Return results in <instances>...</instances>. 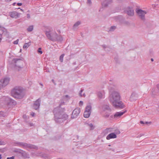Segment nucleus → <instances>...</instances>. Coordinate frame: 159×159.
Instances as JSON below:
<instances>
[{
	"mask_svg": "<svg viewBox=\"0 0 159 159\" xmlns=\"http://www.w3.org/2000/svg\"><path fill=\"white\" fill-rule=\"evenodd\" d=\"M64 102H61L59 107L55 108L53 110L55 120L57 122H62L68 118V115L64 113L65 109L61 107V106L64 105Z\"/></svg>",
	"mask_w": 159,
	"mask_h": 159,
	"instance_id": "1",
	"label": "nucleus"
},
{
	"mask_svg": "<svg viewBox=\"0 0 159 159\" xmlns=\"http://www.w3.org/2000/svg\"><path fill=\"white\" fill-rule=\"evenodd\" d=\"M109 100L113 106L117 108H123L125 107V105L120 101V96L119 93L116 91H114L110 94L109 97Z\"/></svg>",
	"mask_w": 159,
	"mask_h": 159,
	"instance_id": "2",
	"label": "nucleus"
},
{
	"mask_svg": "<svg viewBox=\"0 0 159 159\" xmlns=\"http://www.w3.org/2000/svg\"><path fill=\"white\" fill-rule=\"evenodd\" d=\"M11 95L17 99L22 98L25 95L24 89L21 87H16L11 92Z\"/></svg>",
	"mask_w": 159,
	"mask_h": 159,
	"instance_id": "3",
	"label": "nucleus"
},
{
	"mask_svg": "<svg viewBox=\"0 0 159 159\" xmlns=\"http://www.w3.org/2000/svg\"><path fill=\"white\" fill-rule=\"evenodd\" d=\"M15 146L22 147L23 148H36V147L34 145L26 143L20 142H16L14 143Z\"/></svg>",
	"mask_w": 159,
	"mask_h": 159,
	"instance_id": "4",
	"label": "nucleus"
},
{
	"mask_svg": "<svg viewBox=\"0 0 159 159\" xmlns=\"http://www.w3.org/2000/svg\"><path fill=\"white\" fill-rule=\"evenodd\" d=\"M13 61L15 63L16 67H17L19 68L22 67L23 65V61L20 59H14L13 60Z\"/></svg>",
	"mask_w": 159,
	"mask_h": 159,
	"instance_id": "5",
	"label": "nucleus"
},
{
	"mask_svg": "<svg viewBox=\"0 0 159 159\" xmlns=\"http://www.w3.org/2000/svg\"><path fill=\"white\" fill-rule=\"evenodd\" d=\"M91 106L90 105H88L86 107L84 113V117L88 118L89 117L91 112Z\"/></svg>",
	"mask_w": 159,
	"mask_h": 159,
	"instance_id": "6",
	"label": "nucleus"
},
{
	"mask_svg": "<svg viewBox=\"0 0 159 159\" xmlns=\"http://www.w3.org/2000/svg\"><path fill=\"white\" fill-rule=\"evenodd\" d=\"M136 12L141 19L143 20H144L145 15L147 13L146 12L141 9H139Z\"/></svg>",
	"mask_w": 159,
	"mask_h": 159,
	"instance_id": "7",
	"label": "nucleus"
},
{
	"mask_svg": "<svg viewBox=\"0 0 159 159\" xmlns=\"http://www.w3.org/2000/svg\"><path fill=\"white\" fill-rule=\"evenodd\" d=\"M80 108H75L73 111L71 118L72 119L76 118L79 115L80 112Z\"/></svg>",
	"mask_w": 159,
	"mask_h": 159,
	"instance_id": "8",
	"label": "nucleus"
},
{
	"mask_svg": "<svg viewBox=\"0 0 159 159\" xmlns=\"http://www.w3.org/2000/svg\"><path fill=\"white\" fill-rule=\"evenodd\" d=\"M41 100L39 98L34 102L33 105V108L35 110H37L39 108Z\"/></svg>",
	"mask_w": 159,
	"mask_h": 159,
	"instance_id": "9",
	"label": "nucleus"
},
{
	"mask_svg": "<svg viewBox=\"0 0 159 159\" xmlns=\"http://www.w3.org/2000/svg\"><path fill=\"white\" fill-rule=\"evenodd\" d=\"M20 14L16 11L11 12L9 13V15L11 17L15 18L19 17Z\"/></svg>",
	"mask_w": 159,
	"mask_h": 159,
	"instance_id": "10",
	"label": "nucleus"
},
{
	"mask_svg": "<svg viewBox=\"0 0 159 159\" xmlns=\"http://www.w3.org/2000/svg\"><path fill=\"white\" fill-rule=\"evenodd\" d=\"M125 113V111L121 112H116L114 116L113 115H111L110 116V117H111V118H112L113 117H114L115 118H117L119 117H120L121 116L123 115Z\"/></svg>",
	"mask_w": 159,
	"mask_h": 159,
	"instance_id": "11",
	"label": "nucleus"
},
{
	"mask_svg": "<svg viewBox=\"0 0 159 159\" xmlns=\"http://www.w3.org/2000/svg\"><path fill=\"white\" fill-rule=\"evenodd\" d=\"M127 14L129 16H133L134 14V10L133 8L128 7L126 10Z\"/></svg>",
	"mask_w": 159,
	"mask_h": 159,
	"instance_id": "12",
	"label": "nucleus"
},
{
	"mask_svg": "<svg viewBox=\"0 0 159 159\" xmlns=\"http://www.w3.org/2000/svg\"><path fill=\"white\" fill-rule=\"evenodd\" d=\"M117 136L116 134L114 133H112L109 134L106 137V139L107 140H109L111 139L116 138Z\"/></svg>",
	"mask_w": 159,
	"mask_h": 159,
	"instance_id": "13",
	"label": "nucleus"
},
{
	"mask_svg": "<svg viewBox=\"0 0 159 159\" xmlns=\"http://www.w3.org/2000/svg\"><path fill=\"white\" fill-rule=\"evenodd\" d=\"M112 2V0H104L102 3V6L104 7H106Z\"/></svg>",
	"mask_w": 159,
	"mask_h": 159,
	"instance_id": "14",
	"label": "nucleus"
},
{
	"mask_svg": "<svg viewBox=\"0 0 159 159\" xmlns=\"http://www.w3.org/2000/svg\"><path fill=\"white\" fill-rule=\"evenodd\" d=\"M45 34L48 39L50 40L51 38H52V37L53 35V31H46Z\"/></svg>",
	"mask_w": 159,
	"mask_h": 159,
	"instance_id": "15",
	"label": "nucleus"
},
{
	"mask_svg": "<svg viewBox=\"0 0 159 159\" xmlns=\"http://www.w3.org/2000/svg\"><path fill=\"white\" fill-rule=\"evenodd\" d=\"M102 109L104 111L107 110L108 111L111 112V109L110 108L109 106L108 105L105 104L102 106Z\"/></svg>",
	"mask_w": 159,
	"mask_h": 159,
	"instance_id": "16",
	"label": "nucleus"
},
{
	"mask_svg": "<svg viewBox=\"0 0 159 159\" xmlns=\"http://www.w3.org/2000/svg\"><path fill=\"white\" fill-rule=\"evenodd\" d=\"M138 94L135 93H133L131 95L130 99L132 101L135 100L138 98Z\"/></svg>",
	"mask_w": 159,
	"mask_h": 159,
	"instance_id": "17",
	"label": "nucleus"
},
{
	"mask_svg": "<svg viewBox=\"0 0 159 159\" xmlns=\"http://www.w3.org/2000/svg\"><path fill=\"white\" fill-rule=\"evenodd\" d=\"M104 93L103 91H99L97 92V95L98 97L100 99L103 97Z\"/></svg>",
	"mask_w": 159,
	"mask_h": 159,
	"instance_id": "18",
	"label": "nucleus"
},
{
	"mask_svg": "<svg viewBox=\"0 0 159 159\" xmlns=\"http://www.w3.org/2000/svg\"><path fill=\"white\" fill-rule=\"evenodd\" d=\"M113 131V129L112 128H107L104 131V133L105 134H106L108 133L111 132Z\"/></svg>",
	"mask_w": 159,
	"mask_h": 159,
	"instance_id": "19",
	"label": "nucleus"
},
{
	"mask_svg": "<svg viewBox=\"0 0 159 159\" xmlns=\"http://www.w3.org/2000/svg\"><path fill=\"white\" fill-rule=\"evenodd\" d=\"M57 36V34L55 31H53V34L52 38H51V40L52 41H56V40L57 39L56 37Z\"/></svg>",
	"mask_w": 159,
	"mask_h": 159,
	"instance_id": "20",
	"label": "nucleus"
},
{
	"mask_svg": "<svg viewBox=\"0 0 159 159\" xmlns=\"http://www.w3.org/2000/svg\"><path fill=\"white\" fill-rule=\"evenodd\" d=\"M22 156L25 158H30L29 154L23 151L21 153Z\"/></svg>",
	"mask_w": 159,
	"mask_h": 159,
	"instance_id": "21",
	"label": "nucleus"
},
{
	"mask_svg": "<svg viewBox=\"0 0 159 159\" xmlns=\"http://www.w3.org/2000/svg\"><path fill=\"white\" fill-rule=\"evenodd\" d=\"M8 99L9 101V102H7V103L8 104H11L12 105H15L16 104V101H15L14 100H13V99H11L9 98H8Z\"/></svg>",
	"mask_w": 159,
	"mask_h": 159,
	"instance_id": "22",
	"label": "nucleus"
},
{
	"mask_svg": "<svg viewBox=\"0 0 159 159\" xmlns=\"http://www.w3.org/2000/svg\"><path fill=\"white\" fill-rule=\"evenodd\" d=\"M56 39H57L56 40V41L61 42L63 40L62 37L61 35H58V34L57 36L56 37Z\"/></svg>",
	"mask_w": 159,
	"mask_h": 159,
	"instance_id": "23",
	"label": "nucleus"
},
{
	"mask_svg": "<svg viewBox=\"0 0 159 159\" xmlns=\"http://www.w3.org/2000/svg\"><path fill=\"white\" fill-rule=\"evenodd\" d=\"M80 21H78L76 22L74 25L73 28L74 29L76 28L80 24Z\"/></svg>",
	"mask_w": 159,
	"mask_h": 159,
	"instance_id": "24",
	"label": "nucleus"
},
{
	"mask_svg": "<svg viewBox=\"0 0 159 159\" xmlns=\"http://www.w3.org/2000/svg\"><path fill=\"white\" fill-rule=\"evenodd\" d=\"M30 44L31 43L30 42L25 43L23 47V48H27L29 47L30 46Z\"/></svg>",
	"mask_w": 159,
	"mask_h": 159,
	"instance_id": "25",
	"label": "nucleus"
},
{
	"mask_svg": "<svg viewBox=\"0 0 159 159\" xmlns=\"http://www.w3.org/2000/svg\"><path fill=\"white\" fill-rule=\"evenodd\" d=\"M116 29V27L115 26H111L110 27L108 31L109 32H112L114 31Z\"/></svg>",
	"mask_w": 159,
	"mask_h": 159,
	"instance_id": "26",
	"label": "nucleus"
},
{
	"mask_svg": "<svg viewBox=\"0 0 159 159\" xmlns=\"http://www.w3.org/2000/svg\"><path fill=\"white\" fill-rule=\"evenodd\" d=\"M33 30V25L30 26L27 29V30L29 32L32 31Z\"/></svg>",
	"mask_w": 159,
	"mask_h": 159,
	"instance_id": "27",
	"label": "nucleus"
},
{
	"mask_svg": "<svg viewBox=\"0 0 159 159\" xmlns=\"http://www.w3.org/2000/svg\"><path fill=\"white\" fill-rule=\"evenodd\" d=\"M110 115V113L109 112H106L104 116V117L106 118H108Z\"/></svg>",
	"mask_w": 159,
	"mask_h": 159,
	"instance_id": "28",
	"label": "nucleus"
},
{
	"mask_svg": "<svg viewBox=\"0 0 159 159\" xmlns=\"http://www.w3.org/2000/svg\"><path fill=\"white\" fill-rule=\"evenodd\" d=\"M6 116V114L2 111H0V117H5Z\"/></svg>",
	"mask_w": 159,
	"mask_h": 159,
	"instance_id": "29",
	"label": "nucleus"
},
{
	"mask_svg": "<svg viewBox=\"0 0 159 159\" xmlns=\"http://www.w3.org/2000/svg\"><path fill=\"white\" fill-rule=\"evenodd\" d=\"M64 54H62L61 56L60 57L59 60L61 62H62L63 61V59L64 56Z\"/></svg>",
	"mask_w": 159,
	"mask_h": 159,
	"instance_id": "30",
	"label": "nucleus"
},
{
	"mask_svg": "<svg viewBox=\"0 0 159 159\" xmlns=\"http://www.w3.org/2000/svg\"><path fill=\"white\" fill-rule=\"evenodd\" d=\"M102 47L105 51H108V50L106 49V48L108 47H107L106 45H102Z\"/></svg>",
	"mask_w": 159,
	"mask_h": 159,
	"instance_id": "31",
	"label": "nucleus"
},
{
	"mask_svg": "<svg viewBox=\"0 0 159 159\" xmlns=\"http://www.w3.org/2000/svg\"><path fill=\"white\" fill-rule=\"evenodd\" d=\"M41 48H39L38 50V53H40V54H42L43 53L42 51L41 50Z\"/></svg>",
	"mask_w": 159,
	"mask_h": 159,
	"instance_id": "32",
	"label": "nucleus"
},
{
	"mask_svg": "<svg viewBox=\"0 0 159 159\" xmlns=\"http://www.w3.org/2000/svg\"><path fill=\"white\" fill-rule=\"evenodd\" d=\"M87 3L89 6H90L92 3L91 0H87Z\"/></svg>",
	"mask_w": 159,
	"mask_h": 159,
	"instance_id": "33",
	"label": "nucleus"
},
{
	"mask_svg": "<svg viewBox=\"0 0 159 159\" xmlns=\"http://www.w3.org/2000/svg\"><path fill=\"white\" fill-rule=\"evenodd\" d=\"M0 30H2V31L4 32H6V30L4 28L2 27L0 28Z\"/></svg>",
	"mask_w": 159,
	"mask_h": 159,
	"instance_id": "34",
	"label": "nucleus"
},
{
	"mask_svg": "<svg viewBox=\"0 0 159 159\" xmlns=\"http://www.w3.org/2000/svg\"><path fill=\"white\" fill-rule=\"evenodd\" d=\"M114 133H115V134H116V135L117 134H120V132L119 130H115V132Z\"/></svg>",
	"mask_w": 159,
	"mask_h": 159,
	"instance_id": "35",
	"label": "nucleus"
},
{
	"mask_svg": "<svg viewBox=\"0 0 159 159\" xmlns=\"http://www.w3.org/2000/svg\"><path fill=\"white\" fill-rule=\"evenodd\" d=\"M89 125L91 128V129H93V125L92 124L90 123L89 124Z\"/></svg>",
	"mask_w": 159,
	"mask_h": 159,
	"instance_id": "36",
	"label": "nucleus"
},
{
	"mask_svg": "<svg viewBox=\"0 0 159 159\" xmlns=\"http://www.w3.org/2000/svg\"><path fill=\"white\" fill-rule=\"evenodd\" d=\"M83 89H82L80 90V92L79 93V95L80 96V97H82V95L81 94L83 92Z\"/></svg>",
	"mask_w": 159,
	"mask_h": 159,
	"instance_id": "37",
	"label": "nucleus"
},
{
	"mask_svg": "<svg viewBox=\"0 0 159 159\" xmlns=\"http://www.w3.org/2000/svg\"><path fill=\"white\" fill-rule=\"evenodd\" d=\"M19 40L17 39V40H16L15 41H14L13 42L14 44H18V42Z\"/></svg>",
	"mask_w": 159,
	"mask_h": 159,
	"instance_id": "38",
	"label": "nucleus"
},
{
	"mask_svg": "<svg viewBox=\"0 0 159 159\" xmlns=\"http://www.w3.org/2000/svg\"><path fill=\"white\" fill-rule=\"evenodd\" d=\"M108 150H111V151L113 152H115V149L114 148H109Z\"/></svg>",
	"mask_w": 159,
	"mask_h": 159,
	"instance_id": "39",
	"label": "nucleus"
},
{
	"mask_svg": "<svg viewBox=\"0 0 159 159\" xmlns=\"http://www.w3.org/2000/svg\"><path fill=\"white\" fill-rule=\"evenodd\" d=\"M15 158L14 156H12L11 157H7V159H14Z\"/></svg>",
	"mask_w": 159,
	"mask_h": 159,
	"instance_id": "40",
	"label": "nucleus"
},
{
	"mask_svg": "<svg viewBox=\"0 0 159 159\" xmlns=\"http://www.w3.org/2000/svg\"><path fill=\"white\" fill-rule=\"evenodd\" d=\"M83 102L82 101H80L79 102V105L80 106H82L83 104Z\"/></svg>",
	"mask_w": 159,
	"mask_h": 159,
	"instance_id": "41",
	"label": "nucleus"
},
{
	"mask_svg": "<svg viewBox=\"0 0 159 159\" xmlns=\"http://www.w3.org/2000/svg\"><path fill=\"white\" fill-rule=\"evenodd\" d=\"M4 143L3 142H2L1 141L0 139V145H3Z\"/></svg>",
	"mask_w": 159,
	"mask_h": 159,
	"instance_id": "42",
	"label": "nucleus"
},
{
	"mask_svg": "<svg viewBox=\"0 0 159 159\" xmlns=\"http://www.w3.org/2000/svg\"><path fill=\"white\" fill-rule=\"evenodd\" d=\"M30 15L29 14H27V18L28 19H29L30 18Z\"/></svg>",
	"mask_w": 159,
	"mask_h": 159,
	"instance_id": "43",
	"label": "nucleus"
},
{
	"mask_svg": "<svg viewBox=\"0 0 159 159\" xmlns=\"http://www.w3.org/2000/svg\"><path fill=\"white\" fill-rule=\"evenodd\" d=\"M29 124L30 126H34V124L32 123H29Z\"/></svg>",
	"mask_w": 159,
	"mask_h": 159,
	"instance_id": "44",
	"label": "nucleus"
},
{
	"mask_svg": "<svg viewBox=\"0 0 159 159\" xmlns=\"http://www.w3.org/2000/svg\"><path fill=\"white\" fill-rule=\"evenodd\" d=\"M52 82L53 83V84H54L55 85H56V84L54 80H53V79L52 80Z\"/></svg>",
	"mask_w": 159,
	"mask_h": 159,
	"instance_id": "45",
	"label": "nucleus"
},
{
	"mask_svg": "<svg viewBox=\"0 0 159 159\" xmlns=\"http://www.w3.org/2000/svg\"><path fill=\"white\" fill-rule=\"evenodd\" d=\"M17 5L18 6H21L22 5V3H17Z\"/></svg>",
	"mask_w": 159,
	"mask_h": 159,
	"instance_id": "46",
	"label": "nucleus"
},
{
	"mask_svg": "<svg viewBox=\"0 0 159 159\" xmlns=\"http://www.w3.org/2000/svg\"><path fill=\"white\" fill-rule=\"evenodd\" d=\"M151 122H146L144 123V124H151Z\"/></svg>",
	"mask_w": 159,
	"mask_h": 159,
	"instance_id": "47",
	"label": "nucleus"
},
{
	"mask_svg": "<svg viewBox=\"0 0 159 159\" xmlns=\"http://www.w3.org/2000/svg\"><path fill=\"white\" fill-rule=\"evenodd\" d=\"M35 113L33 112H32L31 113V115L33 117L34 116V115Z\"/></svg>",
	"mask_w": 159,
	"mask_h": 159,
	"instance_id": "48",
	"label": "nucleus"
},
{
	"mask_svg": "<svg viewBox=\"0 0 159 159\" xmlns=\"http://www.w3.org/2000/svg\"><path fill=\"white\" fill-rule=\"evenodd\" d=\"M44 71L45 72H49V71L48 70H46V69H44Z\"/></svg>",
	"mask_w": 159,
	"mask_h": 159,
	"instance_id": "49",
	"label": "nucleus"
},
{
	"mask_svg": "<svg viewBox=\"0 0 159 159\" xmlns=\"http://www.w3.org/2000/svg\"><path fill=\"white\" fill-rule=\"evenodd\" d=\"M140 123L141 124H144V123L143 122V121H140Z\"/></svg>",
	"mask_w": 159,
	"mask_h": 159,
	"instance_id": "50",
	"label": "nucleus"
},
{
	"mask_svg": "<svg viewBox=\"0 0 159 159\" xmlns=\"http://www.w3.org/2000/svg\"><path fill=\"white\" fill-rule=\"evenodd\" d=\"M2 40V35L0 34V42H1Z\"/></svg>",
	"mask_w": 159,
	"mask_h": 159,
	"instance_id": "51",
	"label": "nucleus"
},
{
	"mask_svg": "<svg viewBox=\"0 0 159 159\" xmlns=\"http://www.w3.org/2000/svg\"><path fill=\"white\" fill-rule=\"evenodd\" d=\"M157 87L159 90V84L157 85Z\"/></svg>",
	"mask_w": 159,
	"mask_h": 159,
	"instance_id": "52",
	"label": "nucleus"
},
{
	"mask_svg": "<svg viewBox=\"0 0 159 159\" xmlns=\"http://www.w3.org/2000/svg\"><path fill=\"white\" fill-rule=\"evenodd\" d=\"M11 0H5L7 2H9Z\"/></svg>",
	"mask_w": 159,
	"mask_h": 159,
	"instance_id": "53",
	"label": "nucleus"
},
{
	"mask_svg": "<svg viewBox=\"0 0 159 159\" xmlns=\"http://www.w3.org/2000/svg\"><path fill=\"white\" fill-rule=\"evenodd\" d=\"M151 61H153L154 60H153V58H151Z\"/></svg>",
	"mask_w": 159,
	"mask_h": 159,
	"instance_id": "54",
	"label": "nucleus"
},
{
	"mask_svg": "<svg viewBox=\"0 0 159 159\" xmlns=\"http://www.w3.org/2000/svg\"><path fill=\"white\" fill-rule=\"evenodd\" d=\"M83 96L84 97H85V94L84 93L83 94Z\"/></svg>",
	"mask_w": 159,
	"mask_h": 159,
	"instance_id": "55",
	"label": "nucleus"
},
{
	"mask_svg": "<svg viewBox=\"0 0 159 159\" xmlns=\"http://www.w3.org/2000/svg\"><path fill=\"white\" fill-rule=\"evenodd\" d=\"M2 158V157L1 155L0 154V159H1Z\"/></svg>",
	"mask_w": 159,
	"mask_h": 159,
	"instance_id": "56",
	"label": "nucleus"
},
{
	"mask_svg": "<svg viewBox=\"0 0 159 159\" xmlns=\"http://www.w3.org/2000/svg\"><path fill=\"white\" fill-rule=\"evenodd\" d=\"M142 136V135H139V136H138L137 137H141Z\"/></svg>",
	"mask_w": 159,
	"mask_h": 159,
	"instance_id": "57",
	"label": "nucleus"
},
{
	"mask_svg": "<svg viewBox=\"0 0 159 159\" xmlns=\"http://www.w3.org/2000/svg\"><path fill=\"white\" fill-rule=\"evenodd\" d=\"M68 97V96L67 95H66L65 96V97L66 98H67Z\"/></svg>",
	"mask_w": 159,
	"mask_h": 159,
	"instance_id": "58",
	"label": "nucleus"
},
{
	"mask_svg": "<svg viewBox=\"0 0 159 159\" xmlns=\"http://www.w3.org/2000/svg\"><path fill=\"white\" fill-rule=\"evenodd\" d=\"M16 3L15 2V3H14L13 4V5L14 6L16 4Z\"/></svg>",
	"mask_w": 159,
	"mask_h": 159,
	"instance_id": "59",
	"label": "nucleus"
},
{
	"mask_svg": "<svg viewBox=\"0 0 159 159\" xmlns=\"http://www.w3.org/2000/svg\"><path fill=\"white\" fill-rule=\"evenodd\" d=\"M108 146L110 147L111 146V145L110 144H109Z\"/></svg>",
	"mask_w": 159,
	"mask_h": 159,
	"instance_id": "60",
	"label": "nucleus"
},
{
	"mask_svg": "<svg viewBox=\"0 0 159 159\" xmlns=\"http://www.w3.org/2000/svg\"><path fill=\"white\" fill-rule=\"evenodd\" d=\"M2 26L0 25V29L2 27Z\"/></svg>",
	"mask_w": 159,
	"mask_h": 159,
	"instance_id": "61",
	"label": "nucleus"
},
{
	"mask_svg": "<svg viewBox=\"0 0 159 159\" xmlns=\"http://www.w3.org/2000/svg\"><path fill=\"white\" fill-rule=\"evenodd\" d=\"M40 84L41 85H42V86H43V84Z\"/></svg>",
	"mask_w": 159,
	"mask_h": 159,
	"instance_id": "62",
	"label": "nucleus"
},
{
	"mask_svg": "<svg viewBox=\"0 0 159 159\" xmlns=\"http://www.w3.org/2000/svg\"><path fill=\"white\" fill-rule=\"evenodd\" d=\"M46 159H48V157H47L46 158H45Z\"/></svg>",
	"mask_w": 159,
	"mask_h": 159,
	"instance_id": "63",
	"label": "nucleus"
},
{
	"mask_svg": "<svg viewBox=\"0 0 159 159\" xmlns=\"http://www.w3.org/2000/svg\"><path fill=\"white\" fill-rule=\"evenodd\" d=\"M23 116V117H24V116Z\"/></svg>",
	"mask_w": 159,
	"mask_h": 159,
	"instance_id": "64",
	"label": "nucleus"
}]
</instances>
